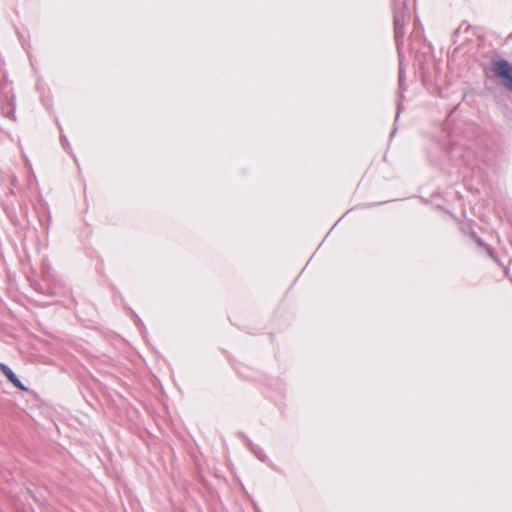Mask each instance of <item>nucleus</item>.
<instances>
[{
	"label": "nucleus",
	"mask_w": 512,
	"mask_h": 512,
	"mask_svg": "<svg viewBox=\"0 0 512 512\" xmlns=\"http://www.w3.org/2000/svg\"><path fill=\"white\" fill-rule=\"evenodd\" d=\"M404 77H405V73H404L403 69L400 67V69H399V85H400V88L402 87V82L404 80Z\"/></svg>",
	"instance_id": "10"
},
{
	"label": "nucleus",
	"mask_w": 512,
	"mask_h": 512,
	"mask_svg": "<svg viewBox=\"0 0 512 512\" xmlns=\"http://www.w3.org/2000/svg\"><path fill=\"white\" fill-rule=\"evenodd\" d=\"M10 182H11L12 187L9 189V194L14 195L15 194L14 187L17 183V177L15 175H12Z\"/></svg>",
	"instance_id": "8"
},
{
	"label": "nucleus",
	"mask_w": 512,
	"mask_h": 512,
	"mask_svg": "<svg viewBox=\"0 0 512 512\" xmlns=\"http://www.w3.org/2000/svg\"><path fill=\"white\" fill-rule=\"evenodd\" d=\"M472 236L476 239V242L479 246L481 247H484L488 253V255L491 257V258H494L495 257V252L492 248L490 247H487L484 242L482 241L481 238L477 237V235L475 233L472 234Z\"/></svg>",
	"instance_id": "7"
},
{
	"label": "nucleus",
	"mask_w": 512,
	"mask_h": 512,
	"mask_svg": "<svg viewBox=\"0 0 512 512\" xmlns=\"http://www.w3.org/2000/svg\"><path fill=\"white\" fill-rule=\"evenodd\" d=\"M0 371L15 387H17L21 391H28V388L19 380L17 375L12 371V369L8 365L0 362Z\"/></svg>",
	"instance_id": "3"
},
{
	"label": "nucleus",
	"mask_w": 512,
	"mask_h": 512,
	"mask_svg": "<svg viewBox=\"0 0 512 512\" xmlns=\"http://www.w3.org/2000/svg\"><path fill=\"white\" fill-rule=\"evenodd\" d=\"M491 70L512 93V64L504 58H493L491 61Z\"/></svg>",
	"instance_id": "1"
},
{
	"label": "nucleus",
	"mask_w": 512,
	"mask_h": 512,
	"mask_svg": "<svg viewBox=\"0 0 512 512\" xmlns=\"http://www.w3.org/2000/svg\"><path fill=\"white\" fill-rule=\"evenodd\" d=\"M394 33H395V42L397 45L398 50L400 49V45L403 43V38L405 35V26H394Z\"/></svg>",
	"instance_id": "4"
},
{
	"label": "nucleus",
	"mask_w": 512,
	"mask_h": 512,
	"mask_svg": "<svg viewBox=\"0 0 512 512\" xmlns=\"http://www.w3.org/2000/svg\"><path fill=\"white\" fill-rule=\"evenodd\" d=\"M394 26H405L404 14L402 11H395L394 13Z\"/></svg>",
	"instance_id": "6"
},
{
	"label": "nucleus",
	"mask_w": 512,
	"mask_h": 512,
	"mask_svg": "<svg viewBox=\"0 0 512 512\" xmlns=\"http://www.w3.org/2000/svg\"><path fill=\"white\" fill-rule=\"evenodd\" d=\"M61 142H62V145H63L64 149H65L66 151H69V149H70V144H69V142H68V140H67V138H66V136H65V135H61Z\"/></svg>",
	"instance_id": "9"
},
{
	"label": "nucleus",
	"mask_w": 512,
	"mask_h": 512,
	"mask_svg": "<svg viewBox=\"0 0 512 512\" xmlns=\"http://www.w3.org/2000/svg\"><path fill=\"white\" fill-rule=\"evenodd\" d=\"M401 107H402V103H401L400 100H398V102H397L396 120L400 117Z\"/></svg>",
	"instance_id": "11"
},
{
	"label": "nucleus",
	"mask_w": 512,
	"mask_h": 512,
	"mask_svg": "<svg viewBox=\"0 0 512 512\" xmlns=\"http://www.w3.org/2000/svg\"><path fill=\"white\" fill-rule=\"evenodd\" d=\"M250 450L259 460L263 462L266 460L267 456L259 446L250 444Z\"/></svg>",
	"instance_id": "5"
},
{
	"label": "nucleus",
	"mask_w": 512,
	"mask_h": 512,
	"mask_svg": "<svg viewBox=\"0 0 512 512\" xmlns=\"http://www.w3.org/2000/svg\"><path fill=\"white\" fill-rule=\"evenodd\" d=\"M15 96L12 87L7 82H0V109L1 113L12 120H16Z\"/></svg>",
	"instance_id": "2"
}]
</instances>
